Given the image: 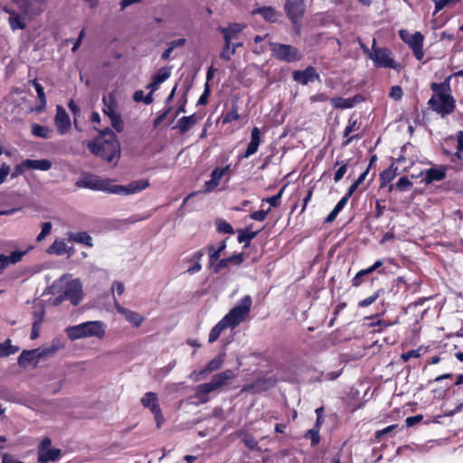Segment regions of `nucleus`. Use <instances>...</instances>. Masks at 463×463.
Listing matches in <instances>:
<instances>
[{"instance_id": "obj_58", "label": "nucleus", "mask_w": 463, "mask_h": 463, "mask_svg": "<svg viewBox=\"0 0 463 463\" xmlns=\"http://www.w3.org/2000/svg\"><path fill=\"white\" fill-rule=\"evenodd\" d=\"M52 230V223L51 222H43L42 223V230L41 232L38 234L36 241H42L50 232Z\"/></svg>"}, {"instance_id": "obj_39", "label": "nucleus", "mask_w": 463, "mask_h": 463, "mask_svg": "<svg viewBox=\"0 0 463 463\" xmlns=\"http://www.w3.org/2000/svg\"><path fill=\"white\" fill-rule=\"evenodd\" d=\"M228 326L223 324V321L221 319L210 331L209 333V338H208V341L209 343H213L215 342L220 335L222 334V331H224L225 329H227Z\"/></svg>"}, {"instance_id": "obj_13", "label": "nucleus", "mask_w": 463, "mask_h": 463, "mask_svg": "<svg viewBox=\"0 0 463 463\" xmlns=\"http://www.w3.org/2000/svg\"><path fill=\"white\" fill-rule=\"evenodd\" d=\"M244 261L243 253H236L229 257L219 259L212 267L213 274H219L222 269L228 268L230 265L241 266Z\"/></svg>"}, {"instance_id": "obj_25", "label": "nucleus", "mask_w": 463, "mask_h": 463, "mask_svg": "<svg viewBox=\"0 0 463 463\" xmlns=\"http://www.w3.org/2000/svg\"><path fill=\"white\" fill-rule=\"evenodd\" d=\"M118 311L122 316H124L126 320L132 324L135 327H140L145 320L144 317L141 316L139 313L130 310L128 308L118 307Z\"/></svg>"}, {"instance_id": "obj_48", "label": "nucleus", "mask_w": 463, "mask_h": 463, "mask_svg": "<svg viewBox=\"0 0 463 463\" xmlns=\"http://www.w3.org/2000/svg\"><path fill=\"white\" fill-rule=\"evenodd\" d=\"M34 350L40 361L41 359L52 356L58 351V347L52 345L45 348H36Z\"/></svg>"}, {"instance_id": "obj_16", "label": "nucleus", "mask_w": 463, "mask_h": 463, "mask_svg": "<svg viewBox=\"0 0 463 463\" xmlns=\"http://www.w3.org/2000/svg\"><path fill=\"white\" fill-rule=\"evenodd\" d=\"M236 374L233 370L227 369L225 371H222L221 373H218L214 374L211 382L209 383L213 391L219 390L228 384L231 383V382L235 379Z\"/></svg>"}, {"instance_id": "obj_8", "label": "nucleus", "mask_w": 463, "mask_h": 463, "mask_svg": "<svg viewBox=\"0 0 463 463\" xmlns=\"http://www.w3.org/2000/svg\"><path fill=\"white\" fill-rule=\"evenodd\" d=\"M305 0H286L285 12L296 33L300 32V20L305 14Z\"/></svg>"}, {"instance_id": "obj_42", "label": "nucleus", "mask_w": 463, "mask_h": 463, "mask_svg": "<svg viewBox=\"0 0 463 463\" xmlns=\"http://www.w3.org/2000/svg\"><path fill=\"white\" fill-rule=\"evenodd\" d=\"M384 293L383 288L375 290L371 296L360 300L358 302V307H366L373 304Z\"/></svg>"}, {"instance_id": "obj_56", "label": "nucleus", "mask_w": 463, "mask_h": 463, "mask_svg": "<svg viewBox=\"0 0 463 463\" xmlns=\"http://www.w3.org/2000/svg\"><path fill=\"white\" fill-rule=\"evenodd\" d=\"M398 428V425L397 424H392V425H389L387 426L386 428L383 429V430H379L375 432L374 434V437L375 439L380 441L383 437L386 434H389L391 432H392L394 430H396Z\"/></svg>"}, {"instance_id": "obj_3", "label": "nucleus", "mask_w": 463, "mask_h": 463, "mask_svg": "<svg viewBox=\"0 0 463 463\" xmlns=\"http://www.w3.org/2000/svg\"><path fill=\"white\" fill-rule=\"evenodd\" d=\"M66 332L71 340H77L90 336L102 338L105 335V327L101 321H87L68 327Z\"/></svg>"}, {"instance_id": "obj_2", "label": "nucleus", "mask_w": 463, "mask_h": 463, "mask_svg": "<svg viewBox=\"0 0 463 463\" xmlns=\"http://www.w3.org/2000/svg\"><path fill=\"white\" fill-rule=\"evenodd\" d=\"M89 150L108 163L116 165L120 158V144L117 135L109 128L99 131V136L88 144Z\"/></svg>"}, {"instance_id": "obj_61", "label": "nucleus", "mask_w": 463, "mask_h": 463, "mask_svg": "<svg viewBox=\"0 0 463 463\" xmlns=\"http://www.w3.org/2000/svg\"><path fill=\"white\" fill-rule=\"evenodd\" d=\"M102 103L104 106H117L116 92L111 91L108 95H104Z\"/></svg>"}, {"instance_id": "obj_59", "label": "nucleus", "mask_w": 463, "mask_h": 463, "mask_svg": "<svg viewBox=\"0 0 463 463\" xmlns=\"http://www.w3.org/2000/svg\"><path fill=\"white\" fill-rule=\"evenodd\" d=\"M420 356V348L411 349L406 353H402L401 358L403 362H408L411 358H419Z\"/></svg>"}, {"instance_id": "obj_29", "label": "nucleus", "mask_w": 463, "mask_h": 463, "mask_svg": "<svg viewBox=\"0 0 463 463\" xmlns=\"http://www.w3.org/2000/svg\"><path fill=\"white\" fill-rule=\"evenodd\" d=\"M430 90L433 91L431 97H439L443 95H451V89L449 79L442 82H432L430 84Z\"/></svg>"}, {"instance_id": "obj_38", "label": "nucleus", "mask_w": 463, "mask_h": 463, "mask_svg": "<svg viewBox=\"0 0 463 463\" xmlns=\"http://www.w3.org/2000/svg\"><path fill=\"white\" fill-rule=\"evenodd\" d=\"M223 362L224 354H219L207 363L205 365V371H208L209 373L218 371L222 366Z\"/></svg>"}, {"instance_id": "obj_31", "label": "nucleus", "mask_w": 463, "mask_h": 463, "mask_svg": "<svg viewBox=\"0 0 463 463\" xmlns=\"http://www.w3.org/2000/svg\"><path fill=\"white\" fill-rule=\"evenodd\" d=\"M24 165L28 167V170L48 171L52 164L49 159H25Z\"/></svg>"}, {"instance_id": "obj_6", "label": "nucleus", "mask_w": 463, "mask_h": 463, "mask_svg": "<svg viewBox=\"0 0 463 463\" xmlns=\"http://www.w3.org/2000/svg\"><path fill=\"white\" fill-rule=\"evenodd\" d=\"M370 59L376 68H389L400 71L402 65L392 58V51L387 47H377L376 41H373Z\"/></svg>"}, {"instance_id": "obj_49", "label": "nucleus", "mask_w": 463, "mask_h": 463, "mask_svg": "<svg viewBox=\"0 0 463 463\" xmlns=\"http://www.w3.org/2000/svg\"><path fill=\"white\" fill-rule=\"evenodd\" d=\"M284 192V187H282L279 193L271 197H266L262 199V203H268L272 207H278L281 203V198Z\"/></svg>"}, {"instance_id": "obj_15", "label": "nucleus", "mask_w": 463, "mask_h": 463, "mask_svg": "<svg viewBox=\"0 0 463 463\" xmlns=\"http://www.w3.org/2000/svg\"><path fill=\"white\" fill-rule=\"evenodd\" d=\"M360 128H361V122L359 121V119L357 118H354V116L352 115L349 118L347 125L345 128L344 132H343V137H346V140L344 141V143H343L344 146L350 145L354 140H359L362 138V135H360V134L350 136L351 133L359 130Z\"/></svg>"}, {"instance_id": "obj_46", "label": "nucleus", "mask_w": 463, "mask_h": 463, "mask_svg": "<svg viewBox=\"0 0 463 463\" xmlns=\"http://www.w3.org/2000/svg\"><path fill=\"white\" fill-rule=\"evenodd\" d=\"M216 230L219 233L233 234L234 230L232 226L226 221L219 219L216 221Z\"/></svg>"}, {"instance_id": "obj_37", "label": "nucleus", "mask_w": 463, "mask_h": 463, "mask_svg": "<svg viewBox=\"0 0 463 463\" xmlns=\"http://www.w3.org/2000/svg\"><path fill=\"white\" fill-rule=\"evenodd\" d=\"M24 255V251H16V250L11 252L9 255L1 254L0 255V262L3 265L9 264V263L15 264L22 260V258Z\"/></svg>"}, {"instance_id": "obj_22", "label": "nucleus", "mask_w": 463, "mask_h": 463, "mask_svg": "<svg viewBox=\"0 0 463 463\" xmlns=\"http://www.w3.org/2000/svg\"><path fill=\"white\" fill-rule=\"evenodd\" d=\"M377 279L376 277H373V274L371 272V269L368 268L363 269L359 270L354 277L351 279L352 287L354 288H359L363 284L366 282H372Z\"/></svg>"}, {"instance_id": "obj_43", "label": "nucleus", "mask_w": 463, "mask_h": 463, "mask_svg": "<svg viewBox=\"0 0 463 463\" xmlns=\"http://www.w3.org/2000/svg\"><path fill=\"white\" fill-rule=\"evenodd\" d=\"M47 252L50 254L62 255L66 252V243L64 241L55 240V241L48 248Z\"/></svg>"}, {"instance_id": "obj_20", "label": "nucleus", "mask_w": 463, "mask_h": 463, "mask_svg": "<svg viewBox=\"0 0 463 463\" xmlns=\"http://www.w3.org/2000/svg\"><path fill=\"white\" fill-rule=\"evenodd\" d=\"M203 118L202 115L194 113L190 116H184L178 119L175 128L178 129L180 134L184 135L189 131V129L197 124Z\"/></svg>"}, {"instance_id": "obj_32", "label": "nucleus", "mask_w": 463, "mask_h": 463, "mask_svg": "<svg viewBox=\"0 0 463 463\" xmlns=\"http://www.w3.org/2000/svg\"><path fill=\"white\" fill-rule=\"evenodd\" d=\"M32 134L34 137L49 139L52 137V129L47 126L33 123L31 126Z\"/></svg>"}, {"instance_id": "obj_30", "label": "nucleus", "mask_w": 463, "mask_h": 463, "mask_svg": "<svg viewBox=\"0 0 463 463\" xmlns=\"http://www.w3.org/2000/svg\"><path fill=\"white\" fill-rule=\"evenodd\" d=\"M204 256V250H199L195 251L191 258L188 260L192 265L187 269L189 274H194L202 269L201 260Z\"/></svg>"}, {"instance_id": "obj_40", "label": "nucleus", "mask_w": 463, "mask_h": 463, "mask_svg": "<svg viewBox=\"0 0 463 463\" xmlns=\"http://www.w3.org/2000/svg\"><path fill=\"white\" fill-rule=\"evenodd\" d=\"M19 351V347L11 345V340L7 339L4 343L0 344V358L9 356Z\"/></svg>"}, {"instance_id": "obj_51", "label": "nucleus", "mask_w": 463, "mask_h": 463, "mask_svg": "<svg viewBox=\"0 0 463 463\" xmlns=\"http://www.w3.org/2000/svg\"><path fill=\"white\" fill-rule=\"evenodd\" d=\"M111 122L112 128L118 132L121 133L124 130V122L119 113L109 118Z\"/></svg>"}, {"instance_id": "obj_5", "label": "nucleus", "mask_w": 463, "mask_h": 463, "mask_svg": "<svg viewBox=\"0 0 463 463\" xmlns=\"http://www.w3.org/2000/svg\"><path fill=\"white\" fill-rule=\"evenodd\" d=\"M252 305L250 296H244L240 304L232 307L222 318L223 324L228 327L234 328L238 326L249 315Z\"/></svg>"}, {"instance_id": "obj_4", "label": "nucleus", "mask_w": 463, "mask_h": 463, "mask_svg": "<svg viewBox=\"0 0 463 463\" xmlns=\"http://www.w3.org/2000/svg\"><path fill=\"white\" fill-rule=\"evenodd\" d=\"M269 49L271 56L281 62L294 63L300 61L304 58L302 52L291 44L270 42L269 43Z\"/></svg>"}, {"instance_id": "obj_10", "label": "nucleus", "mask_w": 463, "mask_h": 463, "mask_svg": "<svg viewBox=\"0 0 463 463\" xmlns=\"http://www.w3.org/2000/svg\"><path fill=\"white\" fill-rule=\"evenodd\" d=\"M400 37L412 50L414 57L418 61H421L424 57L423 35L420 32H416L413 34H410L405 30H401Z\"/></svg>"}, {"instance_id": "obj_7", "label": "nucleus", "mask_w": 463, "mask_h": 463, "mask_svg": "<svg viewBox=\"0 0 463 463\" xmlns=\"http://www.w3.org/2000/svg\"><path fill=\"white\" fill-rule=\"evenodd\" d=\"M429 107L441 118H445L455 111L456 100L452 95L431 97L428 100Z\"/></svg>"}, {"instance_id": "obj_57", "label": "nucleus", "mask_w": 463, "mask_h": 463, "mask_svg": "<svg viewBox=\"0 0 463 463\" xmlns=\"http://www.w3.org/2000/svg\"><path fill=\"white\" fill-rule=\"evenodd\" d=\"M210 94H211L210 85H209V83H205L204 90L197 101V105H206L208 103Z\"/></svg>"}, {"instance_id": "obj_50", "label": "nucleus", "mask_w": 463, "mask_h": 463, "mask_svg": "<svg viewBox=\"0 0 463 463\" xmlns=\"http://www.w3.org/2000/svg\"><path fill=\"white\" fill-rule=\"evenodd\" d=\"M320 430L315 428L307 430L305 434V437L310 439V444L312 447H316L320 442Z\"/></svg>"}, {"instance_id": "obj_52", "label": "nucleus", "mask_w": 463, "mask_h": 463, "mask_svg": "<svg viewBox=\"0 0 463 463\" xmlns=\"http://www.w3.org/2000/svg\"><path fill=\"white\" fill-rule=\"evenodd\" d=\"M25 165V159L23 160L20 164H17L13 171H10V175L12 179H15L20 175H23L27 170L28 167L24 165Z\"/></svg>"}, {"instance_id": "obj_53", "label": "nucleus", "mask_w": 463, "mask_h": 463, "mask_svg": "<svg viewBox=\"0 0 463 463\" xmlns=\"http://www.w3.org/2000/svg\"><path fill=\"white\" fill-rule=\"evenodd\" d=\"M412 186V182L409 180L407 176H402L399 179V181L395 184V187L397 190L408 191Z\"/></svg>"}, {"instance_id": "obj_18", "label": "nucleus", "mask_w": 463, "mask_h": 463, "mask_svg": "<svg viewBox=\"0 0 463 463\" xmlns=\"http://www.w3.org/2000/svg\"><path fill=\"white\" fill-rule=\"evenodd\" d=\"M293 80L302 85H307L310 81H314L319 79V74L312 65L307 66L303 71H294L292 74Z\"/></svg>"}, {"instance_id": "obj_17", "label": "nucleus", "mask_w": 463, "mask_h": 463, "mask_svg": "<svg viewBox=\"0 0 463 463\" xmlns=\"http://www.w3.org/2000/svg\"><path fill=\"white\" fill-rule=\"evenodd\" d=\"M447 165H439L438 167H431L420 172V175H424L423 182L426 184H432L433 182H439L447 176Z\"/></svg>"}, {"instance_id": "obj_60", "label": "nucleus", "mask_w": 463, "mask_h": 463, "mask_svg": "<svg viewBox=\"0 0 463 463\" xmlns=\"http://www.w3.org/2000/svg\"><path fill=\"white\" fill-rule=\"evenodd\" d=\"M458 2L459 0H437L435 1V12L442 10L447 5H454Z\"/></svg>"}, {"instance_id": "obj_62", "label": "nucleus", "mask_w": 463, "mask_h": 463, "mask_svg": "<svg viewBox=\"0 0 463 463\" xmlns=\"http://www.w3.org/2000/svg\"><path fill=\"white\" fill-rule=\"evenodd\" d=\"M234 53L232 52V46L231 44H228L226 42H224V46L220 53V57L222 60L228 61L231 60L232 55Z\"/></svg>"}, {"instance_id": "obj_11", "label": "nucleus", "mask_w": 463, "mask_h": 463, "mask_svg": "<svg viewBox=\"0 0 463 463\" xmlns=\"http://www.w3.org/2000/svg\"><path fill=\"white\" fill-rule=\"evenodd\" d=\"M140 402L143 407L151 411L155 416L157 428H160L162 423L165 421V418L158 402L157 394L153 392H146L141 398Z\"/></svg>"}, {"instance_id": "obj_27", "label": "nucleus", "mask_w": 463, "mask_h": 463, "mask_svg": "<svg viewBox=\"0 0 463 463\" xmlns=\"http://www.w3.org/2000/svg\"><path fill=\"white\" fill-rule=\"evenodd\" d=\"M214 392L209 383L199 384L195 387L194 397L198 403L203 404L209 402V394Z\"/></svg>"}, {"instance_id": "obj_64", "label": "nucleus", "mask_w": 463, "mask_h": 463, "mask_svg": "<svg viewBox=\"0 0 463 463\" xmlns=\"http://www.w3.org/2000/svg\"><path fill=\"white\" fill-rule=\"evenodd\" d=\"M402 96L403 90L400 86L395 85L391 88L390 97L392 99H393L394 100H401Z\"/></svg>"}, {"instance_id": "obj_14", "label": "nucleus", "mask_w": 463, "mask_h": 463, "mask_svg": "<svg viewBox=\"0 0 463 463\" xmlns=\"http://www.w3.org/2000/svg\"><path fill=\"white\" fill-rule=\"evenodd\" d=\"M261 142H262V138H261L260 130L259 128L254 127L251 129L250 141L248 144V146H247L246 150L244 151V153L240 154L238 156V160L241 161V160L248 158L250 156L256 154Z\"/></svg>"}, {"instance_id": "obj_36", "label": "nucleus", "mask_w": 463, "mask_h": 463, "mask_svg": "<svg viewBox=\"0 0 463 463\" xmlns=\"http://www.w3.org/2000/svg\"><path fill=\"white\" fill-rule=\"evenodd\" d=\"M254 13L260 14L265 21L269 23H274L277 20L276 11L271 6L260 7Z\"/></svg>"}, {"instance_id": "obj_19", "label": "nucleus", "mask_w": 463, "mask_h": 463, "mask_svg": "<svg viewBox=\"0 0 463 463\" xmlns=\"http://www.w3.org/2000/svg\"><path fill=\"white\" fill-rule=\"evenodd\" d=\"M81 291V286L79 282H71L66 287L61 297L69 299L73 306H77L82 298Z\"/></svg>"}, {"instance_id": "obj_24", "label": "nucleus", "mask_w": 463, "mask_h": 463, "mask_svg": "<svg viewBox=\"0 0 463 463\" xmlns=\"http://www.w3.org/2000/svg\"><path fill=\"white\" fill-rule=\"evenodd\" d=\"M240 118L238 98L233 99L231 103V108L227 111H223L221 115V121L223 125L232 123Z\"/></svg>"}, {"instance_id": "obj_9", "label": "nucleus", "mask_w": 463, "mask_h": 463, "mask_svg": "<svg viewBox=\"0 0 463 463\" xmlns=\"http://www.w3.org/2000/svg\"><path fill=\"white\" fill-rule=\"evenodd\" d=\"M52 439L49 437H44L37 448V461L39 463H49L56 461L61 455V450L56 448H51Z\"/></svg>"}, {"instance_id": "obj_35", "label": "nucleus", "mask_w": 463, "mask_h": 463, "mask_svg": "<svg viewBox=\"0 0 463 463\" xmlns=\"http://www.w3.org/2000/svg\"><path fill=\"white\" fill-rule=\"evenodd\" d=\"M331 104L335 109H350L355 105V99H345L342 97H334L330 99Z\"/></svg>"}, {"instance_id": "obj_34", "label": "nucleus", "mask_w": 463, "mask_h": 463, "mask_svg": "<svg viewBox=\"0 0 463 463\" xmlns=\"http://www.w3.org/2000/svg\"><path fill=\"white\" fill-rule=\"evenodd\" d=\"M69 239L77 243L84 244L86 246H92V238L86 232H71L69 234Z\"/></svg>"}, {"instance_id": "obj_12", "label": "nucleus", "mask_w": 463, "mask_h": 463, "mask_svg": "<svg viewBox=\"0 0 463 463\" xmlns=\"http://www.w3.org/2000/svg\"><path fill=\"white\" fill-rule=\"evenodd\" d=\"M54 125L56 127L57 132L63 136L67 134L71 127V122L70 116L66 112V110L63 109L62 106L57 105L56 106V115L54 118Z\"/></svg>"}, {"instance_id": "obj_45", "label": "nucleus", "mask_w": 463, "mask_h": 463, "mask_svg": "<svg viewBox=\"0 0 463 463\" xmlns=\"http://www.w3.org/2000/svg\"><path fill=\"white\" fill-rule=\"evenodd\" d=\"M392 166L393 165H392L387 169L381 172V186L386 185L388 183H391L394 179L396 173L392 170Z\"/></svg>"}, {"instance_id": "obj_1", "label": "nucleus", "mask_w": 463, "mask_h": 463, "mask_svg": "<svg viewBox=\"0 0 463 463\" xmlns=\"http://www.w3.org/2000/svg\"><path fill=\"white\" fill-rule=\"evenodd\" d=\"M76 186L94 191H104L113 194H132L149 186L145 179L132 181L128 185L111 184L109 179H102L99 175L87 174L76 182Z\"/></svg>"}, {"instance_id": "obj_33", "label": "nucleus", "mask_w": 463, "mask_h": 463, "mask_svg": "<svg viewBox=\"0 0 463 463\" xmlns=\"http://www.w3.org/2000/svg\"><path fill=\"white\" fill-rule=\"evenodd\" d=\"M202 250H204V254H208V268L212 269L215 262L220 259L222 252L214 244H208Z\"/></svg>"}, {"instance_id": "obj_44", "label": "nucleus", "mask_w": 463, "mask_h": 463, "mask_svg": "<svg viewBox=\"0 0 463 463\" xmlns=\"http://www.w3.org/2000/svg\"><path fill=\"white\" fill-rule=\"evenodd\" d=\"M171 70L172 67H162L153 75L152 78H154L157 82L160 84L165 81L170 76H171Z\"/></svg>"}, {"instance_id": "obj_28", "label": "nucleus", "mask_w": 463, "mask_h": 463, "mask_svg": "<svg viewBox=\"0 0 463 463\" xmlns=\"http://www.w3.org/2000/svg\"><path fill=\"white\" fill-rule=\"evenodd\" d=\"M39 362L38 355H36L34 349L24 350L18 357V364L21 367H26L31 364H38Z\"/></svg>"}, {"instance_id": "obj_55", "label": "nucleus", "mask_w": 463, "mask_h": 463, "mask_svg": "<svg viewBox=\"0 0 463 463\" xmlns=\"http://www.w3.org/2000/svg\"><path fill=\"white\" fill-rule=\"evenodd\" d=\"M347 166H348V164L346 162H342L339 168L335 172L334 181L335 183H338L343 179L344 175H345V173L347 171Z\"/></svg>"}, {"instance_id": "obj_21", "label": "nucleus", "mask_w": 463, "mask_h": 463, "mask_svg": "<svg viewBox=\"0 0 463 463\" xmlns=\"http://www.w3.org/2000/svg\"><path fill=\"white\" fill-rule=\"evenodd\" d=\"M245 28V25L233 23L230 24L227 27L220 26L218 30L222 33L224 42L231 44L232 39H235L238 34Z\"/></svg>"}, {"instance_id": "obj_47", "label": "nucleus", "mask_w": 463, "mask_h": 463, "mask_svg": "<svg viewBox=\"0 0 463 463\" xmlns=\"http://www.w3.org/2000/svg\"><path fill=\"white\" fill-rule=\"evenodd\" d=\"M133 99L136 102H144L146 105L151 104L153 102L152 91H150L147 95L145 96L144 91L138 90L135 91L133 95Z\"/></svg>"}, {"instance_id": "obj_54", "label": "nucleus", "mask_w": 463, "mask_h": 463, "mask_svg": "<svg viewBox=\"0 0 463 463\" xmlns=\"http://www.w3.org/2000/svg\"><path fill=\"white\" fill-rule=\"evenodd\" d=\"M269 212H270V208H268L267 210H259V211L251 213L250 214V217L252 220L263 222L266 220Z\"/></svg>"}, {"instance_id": "obj_26", "label": "nucleus", "mask_w": 463, "mask_h": 463, "mask_svg": "<svg viewBox=\"0 0 463 463\" xmlns=\"http://www.w3.org/2000/svg\"><path fill=\"white\" fill-rule=\"evenodd\" d=\"M30 82L35 89V91L37 93V97L39 99V104L34 108V111L37 113H42L45 110L46 103H47L44 89L38 82L37 79H34V80H31Z\"/></svg>"}, {"instance_id": "obj_41", "label": "nucleus", "mask_w": 463, "mask_h": 463, "mask_svg": "<svg viewBox=\"0 0 463 463\" xmlns=\"http://www.w3.org/2000/svg\"><path fill=\"white\" fill-rule=\"evenodd\" d=\"M8 23L12 31L24 30L26 28L24 18L21 14H16L14 17L8 18Z\"/></svg>"}, {"instance_id": "obj_63", "label": "nucleus", "mask_w": 463, "mask_h": 463, "mask_svg": "<svg viewBox=\"0 0 463 463\" xmlns=\"http://www.w3.org/2000/svg\"><path fill=\"white\" fill-rule=\"evenodd\" d=\"M11 167L8 164L3 163L0 166V184H4L9 175Z\"/></svg>"}, {"instance_id": "obj_23", "label": "nucleus", "mask_w": 463, "mask_h": 463, "mask_svg": "<svg viewBox=\"0 0 463 463\" xmlns=\"http://www.w3.org/2000/svg\"><path fill=\"white\" fill-rule=\"evenodd\" d=\"M252 225L246 226L243 229L237 230L238 237L237 241L239 243H244L243 248L246 249L250 246L251 241L257 237L260 233L259 231H251Z\"/></svg>"}]
</instances>
